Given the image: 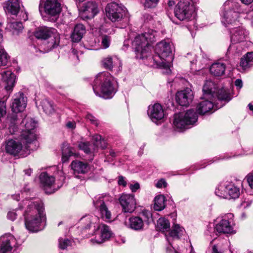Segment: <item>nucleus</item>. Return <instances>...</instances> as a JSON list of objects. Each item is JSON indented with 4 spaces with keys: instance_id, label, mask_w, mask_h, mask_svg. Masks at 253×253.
<instances>
[{
    "instance_id": "nucleus-1",
    "label": "nucleus",
    "mask_w": 253,
    "mask_h": 253,
    "mask_svg": "<svg viewBox=\"0 0 253 253\" xmlns=\"http://www.w3.org/2000/svg\"><path fill=\"white\" fill-rule=\"evenodd\" d=\"M23 205L27 206L24 214L26 228L33 232L39 231L41 223L45 219L43 203L40 200H25Z\"/></svg>"
},
{
    "instance_id": "nucleus-2",
    "label": "nucleus",
    "mask_w": 253,
    "mask_h": 253,
    "mask_svg": "<svg viewBox=\"0 0 253 253\" xmlns=\"http://www.w3.org/2000/svg\"><path fill=\"white\" fill-rule=\"evenodd\" d=\"M113 77L108 72L99 73L94 79L93 89L96 95L109 99L117 91L113 84Z\"/></svg>"
},
{
    "instance_id": "nucleus-3",
    "label": "nucleus",
    "mask_w": 253,
    "mask_h": 253,
    "mask_svg": "<svg viewBox=\"0 0 253 253\" xmlns=\"http://www.w3.org/2000/svg\"><path fill=\"white\" fill-rule=\"evenodd\" d=\"M157 32L152 29L136 36L132 42L136 57L139 59L147 57L150 52L151 43L155 42Z\"/></svg>"
},
{
    "instance_id": "nucleus-4",
    "label": "nucleus",
    "mask_w": 253,
    "mask_h": 253,
    "mask_svg": "<svg viewBox=\"0 0 253 253\" xmlns=\"http://www.w3.org/2000/svg\"><path fill=\"white\" fill-rule=\"evenodd\" d=\"M156 55L153 57L154 62L159 66L163 68L166 71L165 73H170V63L167 61L166 58L170 56L172 50L169 43L165 41L159 42L155 48Z\"/></svg>"
},
{
    "instance_id": "nucleus-5",
    "label": "nucleus",
    "mask_w": 253,
    "mask_h": 253,
    "mask_svg": "<svg viewBox=\"0 0 253 253\" xmlns=\"http://www.w3.org/2000/svg\"><path fill=\"white\" fill-rule=\"evenodd\" d=\"M204 98L213 99L217 98L219 100L229 101L231 99L228 91L222 88L217 90L216 85L211 81H207L203 88Z\"/></svg>"
},
{
    "instance_id": "nucleus-6",
    "label": "nucleus",
    "mask_w": 253,
    "mask_h": 253,
    "mask_svg": "<svg viewBox=\"0 0 253 253\" xmlns=\"http://www.w3.org/2000/svg\"><path fill=\"white\" fill-rule=\"evenodd\" d=\"M225 6L229 5L230 8L223 14L222 23L225 27L230 25L234 26L240 24L238 20L239 13L241 12L240 4L238 2L226 1Z\"/></svg>"
},
{
    "instance_id": "nucleus-7",
    "label": "nucleus",
    "mask_w": 253,
    "mask_h": 253,
    "mask_svg": "<svg viewBox=\"0 0 253 253\" xmlns=\"http://www.w3.org/2000/svg\"><path fill=\"white\" fill-rule=\"evenodd\" d=\"M198 116L193 109H189L185 113H180L174 116L173 125L180 129H186L197 121Z\"/></svg>"
},
{
    "instance_id": "nucleus-8",
    "label": "nucleus",
    "mask_w": 253,
    "mask_h": 253,
    "mask_svg": "<svg viewBox=\"0 0 253 253\" xmlns=\"http://www.w3.org/2000/svg\"><path fill=\"white\" fill-rule=\"evenodd\" d=\"M194 11V6L189 0H180L175 7L174 14L180 20H190Z\"/></svg>"
},
{
    "instance_id": "nucleus-9",
    "label": "nucleus",
    "mask_w": 253,
    "mask_h": 253,
    "mask_svg": "<svg viewBox=\"0 0 253 253\" xmlns=\"http://www.w3.org/2000/svg\"><path fill=\"white\" fill-rule=\"evenodd\" d=\"M35 36L37 39L44 40L52 37L53 39H51L49 42L50 44L49 46L51 48H55L59 43V35L57 33L56 30L53 28H50L47 27H40L35 32Z\"/></svg>"
},
{
    "instance_id": "nucleus-10",
    "label": "nucleus",
    "mask_w": 253,
    "mask_h": 253,
    "mask_svg": "<svg viewBox=\"0 0 253 253\" xmlns=\"http://www.w3.org/2000/svg\"><path fill=\"white\" fill-rule=\"evenodd\" d=\"M106 15L112 22L121 21L126 15V8L116 2L108 3L105 8Z\"/></svg>"
},
{
    "instance_id": "nucleus-11",
    "label": "nucleus",
    "mask_w": 253,
    "mask_h": 253,
    "mask_svg": "<svg viewBox=\"0 0 253 253\" xmlns=\"http://www.w3.org/2000/svg\"><path fill=\"white\" fill-rule=\"evenodd\" d=\"M36 122L31 118H25L22 122L24 125L25 129L21 134V139L24 140L27 144H31L36 140V137L33 130L36 127Z\"/></svg>"
},
{
    "instance_id": "nucleus-12",
    "label": "nucleus",
    "mask_w": 253,
    "mask_h": 253,
    "mask_svg": "<svg viewBox=\"0 0 253 253\" xmlns=\"http://www.w3.org/2000/svg\"><path fill=\"white\" fill-rule=\"evenodd\" d=\"M238 25L237 26H239ZM237 25L227 27L230 29L231 42L233 44L243 42L246 41L248 37V32L243 27Z\"/></svg>"
},
{
    "instance_id": "nucleus-13",
    "label": "nucleus",
    "mask_w": 253,
    "mask_h": 253,
    "mask_svg": "<svg viewBox=\"0 0 253 253\" xmlns=\"http://www.w3.org/2000/svg\"><path fill=\"white\" fill-rule=\"evenodd\" d=\"M42 9L46 14L51 16H56L61 10L60 4L57 0H46L43 5L40 3L39 11L42 12Z\"/></svg>"
},
{
    "instance_id": "nucleus-14",
    "label": "nucleus",
    "mask_w": 253,
    "mask_h": 253,
    "mask_svg": "<svg viewBox=\"0 0 253 253\" xmlns=\"http://www.w3.org/2000/svg\"><path fill=\"white\" fill-rule=\"evenodd\" d=\"M93 204L95 208L98 210L100 216L103 220L106 221L111 220V212L109 210L102 197L99 196L98 198H95L93 201Z\"/></svg>"
},
{
    "instance_id": "nucleus-15",
    "label": "nucleus",
    "mask_w": 253,
    "mask_h": 253,
    "mask_svg": "<svg viewBox=\"0 0 253 253\" xmlns=\"http://www.w3.org/2000/svg\"><path fill=\"white\" fill-rule=\"evenodd\" d=\"M123 211L125 212H132L136 208V202L131 194H123L119 198Z\"/></svg>"
},
{
    "instance_id": "nucleus-16",
    "label": "nucleus",
    "mask_w": 253,
    "mask_h": 253,
    "mask_svg": "<svg viewBox=\"0 0 253 253\" xmlns=\"http://www.w3.org/2000/svg\"><path fill=\"white\" fill-rule=\"evenodd\" d=\"M80 10V15L84 19L92 18L99 11L96 3L92 1L84 3Z\"/></svg>"
},
{
    "instance_id": "nucleus-17",
    "label": "nucleus",
    "mask_w": 253,
    "mask_h": 253,
    "mask_svg": "<svg viewBox=\"0 0 253 253\" xmlns=\"http://www.w3.org/2000/svg\"><path fill=\"white\" fill-rule=\"evenodd\" d=\"M26 103L27 98L23 93L19 92L16 93L11 105L12 111L15 114L22 112L26 107Z\"/></svg>"
},
{
    "instance_id": "nucleus-18",
    "label": "nucleus",
    "mask_w": 253,
    "mask_h": 253,
    "mask_svg": "<svg viewBox=\"0 0 253 253\" xmlns=\"http://www.w3.org/2000/svg\"><path fill=\"white\" fill-rule=\"evenodd\" d=\"M148 115L154 123L163 120L165 116L164 110L159 103H155L152 106H150L148 110Z\"/></svg>"
},
{
    "instance_id": "nucleus-19",
    "label": "nucleus",
    "mask_w": 253,
    "mask_h": 253,
    "mask_svg": "<svg viewBox=\"0 0 253 253\" xmlns=\"http://www.w3.org/2000/svg\"><path fill=\"white\" fill-rule=\"evenodd\" d=\"M16 240L11 235H5L0 238V253H10L15 246Z\"/></svg>"
},
{
    "instance_id": "nucleus-20",
    "label": "nucleus",
    "mask_w": 253,
    "mask_h": 253,
    "mask_svg": "<svg viewBox=\"0 0 253 253\" xmlns=\"http://www.w3.org/2000/svg\"><path fill=\"white\" fill-rule=\"evenodd\" d=\"M193 99L192 90L186 88L183 90L178 91L176 94V100L181 106H186L189 104Z\"/></svg>"
},
{
    "instance_id": "nucleus-21",
    "label": "nucleus",
    "mask_w": 253,
    "mask_h": 253,
    "mask_svg": "<svg viewBox=\"0 0 253 253\" xmlns=\"http://www.w3.org/2000/svg\"><path fill=\"white\" fill-rule=\"evenodd\" d=\"M22 149L21 142L17 139H9L5 142V152L10 155L16 156L20 153Z\"/></svg>"
},
{
    "instance_id": "nucleus-22",
    "label": "nucleus",
    "mask_w": 253,
    "mask_h": 253,
    "mask_svg": "<svg viewBox=\"0 0 253 253\" xmlns=\"http://www.w3.org/2000/svg\"><path fill=\"white\" fill-rule=\"evenodd\" d=\"M2 7L6 13L17 15L20 9V1L19 0H7L3 2Z\"/></svg>"
},
{
    "instance_id": "nucleus-23",
    "label": "nucleus",
    "mask_w": 253,
    "mask_h": 253,
    "mask_svg": "<svg viewBox=\"0 0 253 253\" xmlns=\"http://www.w3.org/2000/svg\"><path fill=\"white\" fill-rule=\"evenodd\" d=\"M204 94L201 99H205L201 101L197 106V111L199 114L204 115L210 111L213 107L212 101L213 99L204 98Z\"/></svg>"
},
{
    "instance_id": "nucleus-24",
    "label": "nucleus",
    "mask_w": 253,
    "mask_h": 253,
    "mask_svg": "<svg viewBox=\"0 0 253 253\" xmlns=\"http://www.w3.org/2000/svg\"><path fill=\"white\" fill-rule=\"evenodd\" d=\"M2 80L4 88L6 90H10L14 86L15 82V75L10 71L4 72L1 75Z\"/></svg>"
},
{
    "instance_id": "nucleus-25",
    "label": "nucleus",
    "mask_w": 253,
    "mask_h": 253,
    "mask_svg": "<svg viewBox=\"0 0 253 253\" xmlns=\"http://www.w3.org/2000/svg\"><path fill=\"white\" fill-rule=\"evenodd\" d=\"M71 166L75 173L84 174L89 170V166L87 163L79 161H73Z\"/></svg>"
},
{
    "instance_id": "nucleus-26",
    "label": "nucleus",
    "mask_w": 253,
    "mask_h": 253,
    "mask_svg": "<svg viewBox=\"0 0 253 253\" xmlns=\"http://www.w3.org/2000/svg\"><path fill=\"white\" fill-rule=\"evenodd\" d=\"M241 182L238 181L237 183L227 182L226 189L227 190L228 198L235 199L239 197L240 192L239 185Z\"/></svg>"
},
{
    "instance_id": "nucleus-27",
    "label": "nucleus",
    "mask_w": 253,
    "mask_h": 253,
    "mask_svg": "<svg viewBox=\"0 0 253 253\" xmlns=\"http://www.w3.org/2000/svg\"><path fill=\"white\" fill-rule=\"evenodd\" d=\"M215 229L218 233H222L224 234L232 233L233 229L231 225L230 222L227 219H222L218 223Z\"/></svg>"
},
{
    "instance_id": "nucleus-28",
    "label": "nucleus",
    "mask_w": 253,
    "mask_h": 253,
    "mask_svg": "<svg viewBox=\"0 0 253 253\" xmlns=\"http://www.w3.org/2000/svg\"><path fill=\"white\" fill-rule=\"evenodd\" d=\"M85 33L84 26L82 24H77L71 35V39L74 42H79Z\"/></svg>"
},
{
    "instance_id": "nucleus-29",
    "label": "nucleus",
    "mask_w": 253,
    "mask_h": 253,
    "mask_svg": "<svg viewBox=\"0 0 253 253\" xmlns=\"http://www.w3.org/2000/svg\"><path fill=\"white\" fill-rule=\"evenodd\" d=\"M41 185L46 190L47 188L51 187L55 182V178L48 175L46 172H42L40 175Z\"/></svg>"
},
{
    "instance_id": "nucleus-30",
    "label": "nucleus",
    "mask_w": 253,
    "mask_h": 253,
    "mask_svg": "<svg viewBox=\"0 0 253 253\" xmlns=\"http://www.w3.org/2000/svg\"><path fill=\"white\" fill-rule=\"evenodd\" d=\"M226 65L223 63L216 62L212 64L210 68L211 74L215 76H221L224 74Z\"/></svg>"
},
{
    "instance_id": "nucleus-31",
    "label": "nucleus",
    "mask_w": 253,
    "mask_h": 253,
    "mask_svg": "<svg viewBox=\"0 0 253 253\" xmlns=\"http://www.w3.org/2000/svg\"><path fill=\"white\" fill-rule=\"evenodd\" d=\"M144 225V221L140 217L133 216L129 219V226L133 230L136 231L142 230Z\"/></svg>"
},
{
    "instance_id": "nucleus-32",
    "label": "nucleus",
    "mask_w": 253,
    "mask_h": 253,
    "mask_svg": "<svg viewBox=\"0 0 253 253\" xmlns=\"http://www.w3.org/2000/svg\"><path fill=\"white\" fill-rule=\"evenodd\" d=\"M92 147H95V153L97 152L98 148L105 149L106 147L105 141L102 138L101 135L98 134L94 135L92 138Z\"/></svg>"
},
{
    "instance_id": "nucleus-33",
    "label": "nucleus",
    "mask_w": 253,
    "mask_h": 253,
    "mask_svg": "<svg viewBox=\"0 0 253 253\" xmlns=\"http://www.w3.org/2000/svg\"><path fill=\"white\" fill-rule=\"evenodd\" d=\"M157 228L162 232L169 231L170 229V223L165 217L160 218L157 221Z\"/></svg>"
},
{
    "instance_id": "nucleus-34",
    "label": "nucleus",
    "mask_w": 253,
    "mask_h": 253,
    "mask_svg": "<svg viewBox=\"0 0 253 253\" xmlns=\"http://www.w3.org/2000/svg\"><path fill=\"white\" fill-rule=\"evenodd\" d=\"M184 231V229L182 227H181L179 224H174L172 227L171 230L169 233V237L179 239L183 234Z\"/></svg>"
},
{
    "instance_id": "nucleus-35",
    "label": "nucleus",
    "mask_w": 253,
    "mask_h": 253,
    "mask_svg": "<svg viewBox=\"0 0 253 253\" xmlns=\"http://www.w3.org/2000/svg\"><path fill=\"white\" fill-rule=\"evenodd\" d=\"M165 197L163 195H158L155 199L154 208L156 211L163 210L165 206Z\"/></svg>"
},
{
    "instance_id": "nucleus-36",
    "label": "nucleus",
    "mask_w": 253,
    "mask_h": 253,
    "mask_svg": "<svg viewBox=\"0 0 253 253\" xmlns=\"http://www.w3.org/2000/svg\"><path fill=\"white\" fill-rule=\"evenodd\" d=\"M73 150L74 149L68 144L63 146L62 147V160L64 162L67 161L70 157L75 154Z\"/></svg>"
},
{
    "instance_id": "nucleus-37",
    "label": "nucleus",
    "mask_w": 253,
    "mask_h": 253,
    "mask_svg": "<svg viewBox=\"0 0 253 253\" xmlns=\"http://www.w3.org/2000/svg\"><path fill=\"white\" fill-rule=\"evenodd\" d=\"M41 106L43 111L47 114H51L54 112L52 103L46 99L41 101Z\"/></svg>"
},
{
    "instance_id": "nucleus-38",
    "label": "nucleus",
    "mask_w": 253,
    "mask_h": 253,
    "mask_svg": "<svg viewBox=\"0 0 253 253\" xmlns=\"http://www.w3.org/2000/svg\"><path fill=\"white\" fill-rule=\"evenodd\" d=\"M101 228V240L97 241L98 243L103 242L106 239H109L111 235V231L109 227L105 224H102L100 226Z\"/></svg>"
},
{
    "instance_id": "nucleus-39",
    "label": "nucleus",
    "mask_w": 253,
    "mask_h": 253,
    "mask_svg": "<svg viewBox=\"0 0 253 253\" xmlns=\"http://www.w3.org/2000/svg\"><path fill=\"white\" fill-rule=\"evenodd\" d=\"M227 183L219 185L215 189V194L221 198H228L227 190L226 189Z\"/></svg>"
},
{
    "instance_id": "nucleus-40",
    "label": "nucleus",
    "mask_w": 253,
    "mask_h": 253,
    "mask_svg": "<svg viewBox=\"0 0 253 253\" xmlns=\"http://www.w3.org/2000/svg\"><path fill=\"white\" fill-rule=\"evenodd\" d=\"M92 144L89 142H81L78 144L79 148L83 150L86 154L95 153V147H92Z\"/></svg>"
},
{
    "instance_id": "nucleus-41",
    "label": "nucleus",
    "mask_w": 253,
    "mask_h": 253,
    "mask_svg": "<svg viewBox=\"0 0 253 253\" xmlns=\"http://www.w3.org/2000/svg\"><path fill=\"white\" fill-rule=\"evenodd\" d=\"M9 60V56L3 49L0 50V67L6 66Z\"/></svg>"
},
{
    "instance_id": "nucleus-42",
    "label": "nucleus",
    "mask_w": 253,
    "mask_h": 253,
    "mask_svg": "<svg viewBox=\"0 0 253 253\" xmlns=\"http://www.w3.org/2000/svg\"><path fill=\"white\" fill-rule=\"evenodd\" d=\"M102 63L104 67L109 70H111L113 67V59L110 56L104 58L102 61Z\"/></svg>"
},
{
    "instance_id": "nucleus-43",
    "label": "nucleus",
    "mask_w": 253,
    "mask_h": 253,
    "mask_svg": "<svg viewBox=\"0 0 253 253\" xmlns=\"http://www.w3.org/2000/svg\"><path fill=\"white\" fill-rule=\"evenodd\" d=\"M101 46L104 49H106L110 46L111 39L109 36L103 35L101 36Z\"/></svg>"
},
{
    "instance_id": "nucleus-44",
    "label": "nucleus",
    "mask_w": 253,
    "mask_h": 253,
    "mask_svg": "<svg viewBox=\"0 0 253 253\" xmlns=\"http://www.w3.org/2000/svg\"><path fill=\"white\" fill-rule=\"evenodd\" d=\"M8 27L11 30L20 31L23 29V25L20 22H13L8 24Z\"/></svg>"
},
{
    "instance_id": "nucleus-45",
    "label": "nucleus",
    "mask_w": 253,
    "mask_h": 253,
    "mask_svg": "<svg viewBox=\"0 0 253 253\" xmlns=\"http://www.w3.org/2000/svg\"><path fill=\"white\" fill-rule=\"evenodd\" d=\"M58 241L59 247L61 249H66L68 246H71L72 243L71 240L66 238H60Z\"/></svg>"
},
{
    "instance_id": "nucleus-46",
    "label": "nucleus",
    "mask_w": 253,
    "mask_h": 253,
    "mask_svg": "<svg viewBox=\"0 0 253 253\" xmlns=\"http://www.w3.org/2000/svg\"><path fill=\"white\" fill-rule=\"evenodd\" d=\"M17 116L15 114H11L10 116H9L7 118L8 121H9L11 123V126H10V129H12V131H11L10 130V132L11 133H13L15 132V129H16V127L15 126V122L17 121Z\"/></svg>"
},
{
    "instance_id": "nucleus-47",
    "label": "nucleus",
    "mask_w": 253,
    "mask_h": 253,
    "mask_svg": "<svg viewBox=\"0 0 253 253\" xmlns=\"http://www.w3.org/2000/svg\"><path fill=\"white\" fill-rule=\"evenodd\" d=\"M92 216L90 215L84 216L81 218V221L82 223L84 224V228L88 229L90 228V225L92 223Z\"/></svg>"
},
{
    "instance_id": "nucleus-48",
    "label": "nucleus",
    "mask_w": 253,
    "mask_h": 253,
    "mask_svg": "<svg viewBox=\"0 0 253 253\" xmlns=\"http://www.w3.org/2000/svg\"><path fill=\"white\" fill-rule=\"evenodd\" d=\"M159 0H145L144 5L146 8H153L156 7Z\"/></svg>"
},
{
    "instance_id": "nucleus-49",
    "label": "nucleus",
    "mask_w": 253,
    "mask_h": 253,
    "mask_svg": "<svg viewBox=\"0 0 253 253\" xmlns=\"http://www.w3.org/2000/svg\"><path fill=\"white\" fill-rule=\"evenodd\" d=\"M6 114V102L4 101H0V119Z\"/></svg>"
},
{
    "instance_id": "nucleus-50",
    "label": "nucleus",
    "mask_w": 253,
    "mask_h": 253,
    "mask_svg": "<svg viewBox=\"0 0 253 253\" xmlns=\"http://www.w3.org/2000/svg\"><path fill=\"white\" fill-rule=\"evenodd\" d=\"M247 182L250 187L253 189V171L247 176Z\"/></svg>"
},
{
    "instance_id": "nucleus-51",
    "label": "nucleus",
    "mask_w": 253,
    "mask_h": 253,
    "mask_svg": "<svg viewBox=\"0 0 253 253\" xmlns=\"http://www.w3.org/2000/svg\"><path fill=\"white\" fill-rule=\"evenodd\" d=\"M249 62L247 60L245 57H242L241 59L240 66L244 69H245L249 66Z\"/></svg>"
},
{
    "instance_id": "nucleus-52",
    "label": "nucleus",
    "mask_w": 253,
    "mask_h": 253,
    "mask_svg": "<svg viewBox=\"0 0 253 253\" xmlns=\"http://www.w3.org/2000/svg\"><path fill=\"white\" fill-rule=\"evenodd\" d=\"M251 203V201L249 200V199L246 200V199H245V200L241 203L240 207L243 209H246L249 207Z\"/></svg>"
},
{
    "instance_id": "nucleus-53",
    "label": "nucleus",
    "mask_w": 253,
    "mask_h": 253,
    "mask_svg": "<svg viewBox=\"0 0 253 253\" xmlns=\"http://www.w3.org/2000/svg\"><path fill=\"white\" fill-rule=\"evenodd\" d=\"M86 118L92 124L97 125L98 123L95 119V117L93 116L91 114H88L86 116Z\"/></svg>"
},
{
    "instance_id": "nucleus-54",
    "label": "nucleus",
    "mask_w": 253,
    "mask_h": 253,
    "mask_svg": "<svg viewBox=\"0 0 253 253\" xmlns=\"http://www.w3.org/2000/svg\"><path fill=\"white\" fill-rule=\"evenodd\" d=\"M16 216L17 214L14 211H9L7 213V218L12 221H13L16 219Z\"/></svg>"
},
{
    "instance_id": "nucleus-55",
    "label": "nucleus",
    "mask_w": 253,
    "mask_h": 253,
    "mask_svg": "<svg viewBox=\"0 0 253 253\" xmlns=\"http://www.w3.org/2000/svg\"><path fill=\"white\" fill-rule=\"evenodd\" d=\"M167 185V183L166 181L162 179L158 181L156 184V187L158 188H162L163 187H165Z\"/></svg>"
},
{
    "instance_id": "nucleus-56",
    "label": "nucleus",
    "mask_w": 253,
    "mask_h": 253,
    "mask_svg": "<svg viewBox=\"0 0 253 253\" xmlns=\"http://www.w3.org/2000/svg\"><path fill=\"white\" fill-rule=\"evenodd\" d=\"M244 57L246 58L250 63L253 61V52H248Z\"/></svg>"
},
{
    "instance_id": "nucleus-57",
    "label": "nucleus",
    "mask_w": 253,
    "mask_h": 253,
    "mask_svg": "<svg viewBox=\"0 0 253 253\" xmlns=\"http://www.w3.org/2000/svg\"><path fill=\"white\" fill-rule=\"evenodd\" d=\"M130 189L132 192H136L137 190L139 189L140 186L138 183H135L134 184H130L129 186Z\"/></svg>"
},
{
    "instance_id": "nucleus-58",
    "label": "nucleus",
    "mask_w": 253,
    "mask_h": 253,
    "mask_svg": "<svg viewBox=\"0 0 253 253\" xmlns=\"http://www.w3.org/2000/svg\"><path fill=\"white\" fill-rule=\"evenodd\" d=\"M118 184L119 185H122L123 186L125 187L126 185V182L124 179V178L122 176H120L119 177L118 179Z\"/></svg>"
},
{
    "instance_id": "nucleus-59",
    "label": "nucleus",
    "mask_w": 253,
    "mask_h": 253,
    "mask_svg": "<svg viewBox=\"0 0 253 253\" xmlns=\"http://www.w3.org/2000/svg\"><path fill=\"white\" fill-rule=\"evenodd\" d=\"M235 85L239 87V88H241L243 86V83L241 79H237L235 82Z\"/></svg>"
},
{
    "instance_id": "nucleus-60",
    "label": "nucleus",
    "mask_w": 253,
    "mask_h": 253,
    "mask_svg": "<svg viewBox=\"0 0 253 253\" xmlns=\"http://www.w3.org/2000/svg\"><path fill=\"white\" fill-rule=\"evenodd\" d=\"M66 126L69 128L74 129L76 127V123L74 122H69L67 123Z\"/></svg>"
},
{
    "instance_id": "nucleus-61",
    "label": "nucleus",
    "mask_w": 253,
    "mask_h": 253,
    "mask_svg": "<svg viewBox=\"0 0 253 253\" xmlns=\"http://www.w3.org/2000/svg\"><path fill=\"white\" fill-rule=\"evenodd\" d=\"M212 253H222L221 252L218 251L216 245H214L212 247Z\"/></svg>"
},
{
    "instance_id": "nucleus-62",
    "label": "nucleus",
    "mask_w": 253,
    "mask_h": 253,
    "mask_svg": "<svg viewBox=\"0 0 253 253\" xmlns=\"http://www.w3.org/2000/svg\"><path fill=\"white\" fill-rule=\"evenodd\" d=\"M243 3L248 5L253 2V0H241Z\"/></svg>"
},
{
    "instance_id": "nucleus-63",
    "label": "nucleus",
    "mask_w": 253,
    "mask_h": 253,
    "mask_svg": "<svg viewBox=\"0 0 253 253\" xmlns=\"http://www.w3.org/2000/svg\"><path fill=\"white\" fill-rule=\"evenodd\" d=\"M24 172H25L26 174L30 176L31 175V172H32V169H27L25 170Z\"/></svg>"
},
{
    "instance_id": "nucleus-64",
    "label": "nucleus",
    "mask_w": 253,
    "mask_h": 253,
    "mask_svg": "<svg viewBox=\"0 0 253 253\" xmlns=\"http://www.w3.org/2000/svg\"><path fill=\"white\" fill-rule=\"evenodd\" d=\"M249 16L251 21L252 24L253 26V11L249 14Z\"/></svg>"
}]
</instances>
